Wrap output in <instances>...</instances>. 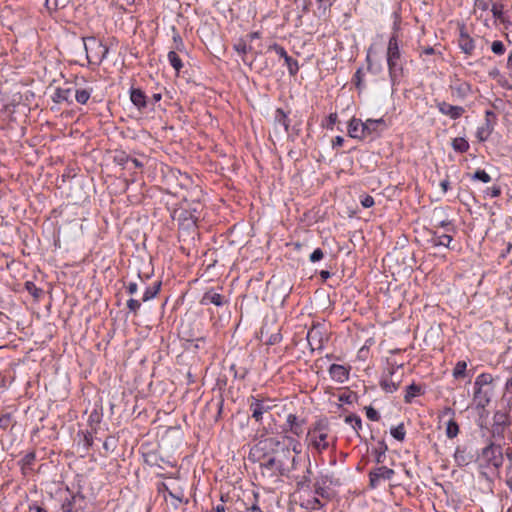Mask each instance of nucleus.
I'll list each match as a JSON object with an SVG mask.
<instances>
[{
	"mask_svg": "<svg viewBox=\"0 0 512 512\" xmlns=\"http://www.w3.org/2000/svg\"><path fill=\"white\" fill-rule=\"evenodd\" d=\"M390 434L398 441L402 442L405 439L406 436V430L403 423H400L399 425L392 427L390 429Z\"/></svg>",
	"mask_w": 512,
	"mask_h": 512,
	"instance_id": "nucleus-36",
	"label": "nucleus"
},
{
	"mask_svg": "<svg viewBox=\"0 0 512 512\" xmlns=\"http://www.w3.org/2000/svg\"><path fill=\"white\" fill-rule=\"evenodd\" d=\"M327 120H328L327 128L328 129H333V126L338 121L337 113H330Z\"/></svg>",
	"mask_w": 512,
	"mask_h": 512,
	"instance_id": "nucleus-58",
	"label": "nucleus"
},
{
	"mask_svg": "<svg viewBox=\"0 0 512 512\" xmlns=\"http://www.w3.org/2000/svg\"><path fill=\"white\" fill-rule=\"evenodd\" d=\"M444 415H450L446 423L445 435L448 439L456 438L460 433V427L455 419V411L451 408H446L443 412Z\"/></svg>",
	"mask_w": 512,
	"mask_h": 512,
	"instance_id": "nucleus-17",
	"label": "nucleus"
},
{
	"mask_svg": "<svg viewBox=\"0 0 512 512\" xmlns=\"http://www.w3.org/2000/svg\"><path fill=\"white\" fill-rule=\"evenodd\" d=\"M350 366H345L341 364H332L328 369V373L330 378L337 383H345L349 380L350 377Z\"/></svg>",
	"mask_w": 512,
	"mask_h": 512,
	"instance_id": "nucleus-15",
	"label": "nucleus"
},
{
	"mask_svg": "<svg viewBox=\"0 0 512 512\" xmlns=\"http://www.w3.org/2000/svg\"><path fill=\"white\" fill-rule=\"evenodd\" d=\"M491 51L497 56H502L506 51V47L502 41L495 40L491 44Z\"/></svg>",
	"mask_w": 512,
	"mask_h": 512,
	"instance_id": "nucleus-44",
	"label": "nucleus"
},
{
	"mask_svg": "<svg viewBox=\"0 0 512 512\" xmlns=\"http://www.w3.org/2000/svg\"><path fill=\"white\" fill-rule=\"evenodd\" d=\"M346 424H349L355 433L359 436V432L362 430V420L357 414L347 415L344 419Z\"/></svg>",
	"mask_w": 512,
	"mask_h": 512,
	"instance_id": "nucleus-33",
	"label": "nucleus"
},
{
	"mask_svg": "<svg viewBox=\"0 0 512 512\" xmlns=\"http://www.w3.org/2000/svg\"><path fill=\"white\" fill-rule=\"evenodd\" d=\"M474 459V456L466 446H457L454 452V461L459 467L469 465Z\"/></svg>",
	"mask_w": 512,
	"mask_h": 512,
	"instance_id": "nucleus-18",
	"label": "nucleus"
},
{
	"mask_svg": "<svg viewBox=\"0 0 512 512\" xmlns=\"http://www.w3.org/2000/svg\"><path fill=\"white\" fill-rule=\"evenodd\" d=\"M438 227H443V228H445L447 232H452V233H455V232H456L454 225H453V224L451 223V221H449V220L441 221V222L438 224Z\"/></svg>",
	"mask_w": 512,
	"mask_h": 512,
	"instance_id": "nucleus-57",
	"label": "nucleus"
},
{
	"mask_svg": "<svg viewBox=\"0 0 512 512\" xmlns=\"http://www.w3.org/2000/svg\"><path fill=\"white\" fill-rule=\"evenodd\" d=\"M366 416L371 421H379L380 420V414L376 409H374L372 406L365 407Z\"/></svg>",
	"mask_w": 512,
	"mask_h": 512,
	"instance_id": "nucleus-50",
	"label": "nucleus"
},
{
	"mask_svg": "<svg viewBox=\"0 0 512 512\" xmlns=\"http://www.w3.org/2000/svg\"><path fill=\"white\" fill-rule=\"evenodd\" d=\"M28 512H48L43 503L32 501L28 504Z\"/></svg>",
	"mask_w": 512,
	"mask_h": 512,
	"instance_id": "nucleus-46",
	"label": "nucleus"
},
{
	"mask_svg": "<svg viewBox=\"0 0 512 512\" xmlns=\"http://www.w3.org/2000/svg\"><path fill=\"white\" fill-rule=\"evenodd\" d=\"M510 425L509 415L505 412L497 411L493 416L491 435L493 438H502L504 431Z\"/></svg>",
	"mask_w": 512,
	"mask_h": 512,
	"instance_id": "nucleus-12",
	"label": "nucleus"
},
{
	"mask_svg": "<svg viewBox=\"0 0 512 512\" xmlns=\"http://www.w3.org/2000/svg\"><path fill=\"white\" fill-rule=\"evenodd\" d=\"M75 95V100L77 103L81 105H85L88 103L89 99L91 98V95L93 93L92 87H78L75 90H73Z\"/></svg>",
	"mask_w": 512,
	"mask_h": 512,
	"instance_id": "nucleus-22",
	"label": "nucleus"
},
{
	"mask_svg": "<svg viewBox=\"0 0 512 512\" xmlns=\"http://www.w3.org/2000/svg\"><path fill=\"white\" fill-rule=\"evenodd\" d=\"M506 68L510 71L509 75L512 78V50L509 52L506 62Z\"/></svg>",
	"mask_w": 512,
	"mask_h": 512,
	"instance_id": "nucleus-64",
	"label": "nucleus"
},
{
	"mask_svg": "<svg viewBox=\"0 0 512 512\" xmlns=\"http://www.w3.org/2000/svg\"><path fill=\"white\" fill-rule=\"evenodd\" d=\"M173 44H174V49L176 51H179V52H182L185 50V44L183 42V39L181 37V35L179 34V32L176 31L175 28H173Z\"/></svg>",
	"mask_w": 512,
	"mask_h": 512,
	"instance_id": "nucleus-41",
	"label": "nucleus"
},
{
	"mask_svg": "<svg viewBox=\"0 0 512 512\" xmlns=\"http://www.w3.org/2000/svg\"><path fill=\"white\" fill-rule=\"evenodd\" d=\"M505 370L510 376L505 381L503 392L512 393V362L505 368Z\"/></svg>",
	"mask_w": 512,
	"mask_h": 512,
	"instance_id": "nucleus-45",
	"label": "nucleus"
},
{
	"mask_svg": "<svg viewBox=\"0 0 512 512\" xmlns=\"http://www.w3.org/2000/svg\"><path fill=\"white\" fill-rule=\"evenodd\" d=\"M496 114L492 110H487L485 112V124H493L495 125Z\"/></svg>",
	"mask_w": 512,
	"mask_h": 512,
	"instance_id": "nucleus-56",
	"label": "nucleus"
},
{
	"mask_svg": "<svg viewBox=\"0 0 512 512\" xmlns=\"http://www.w3.org/2000/svg\"><path fill=\"white\" fill-rule=\"evenodd\" d=\"M493 17L499 20L502 24L510 25L511 22L504 17V4L501 2L493 3L491 6Z\"/></svg>",
	"mask_w": 512,
	"mask_h": 512,
	"instance_id": "nucleus-28",
	"label": "nucleus"
},
{
	"mask_svg": "<svg viewBox=\"0 0 512 512\" xmlns=\"http://www.w3.org/2000/svg\"><path fill=\"white\" fill-rule=\"evenodd\" d=\"M305 443L313 455H322L330 449H336L337 437L332 433L326 418H320L308 427Z\"/></svg>",
	"mask_w": 512,
	"mask_h": 512,
	"instance_id": "nucleus-2",
	"label": "nucleus"
},
{
	"mask_svg": "<svg viewBox=\"0 0 512 512\" xmlns=\"http://www.w3.org/2000/svg\"><path fill=\"white\" fill-rule=\"evenodd\" d=\"M506 476V483L509 486V488L512 489V465L507 466Z\"/></svg>",
	"mask_w": 512,
	"mask_h": 512,
	"instance_id": "nucleus-62",
	"label": "nucleus"
},
{
	"mask_svg": "<svg viewBox=\"0 0 512 512\" xmlns=\"http://www.w3.org/2000/svg\"><path fill=\"white\" fill-rule=\"evenodd\" d=\"M36 460V453L35 451H31L27 453L19 462L21 466V471L24 475L28 473V471H31L34 465V462Z\"/></svg>",
	"mask_w": 512,
	"mask_h": 512,
	"instance_id": "nucleus-25",
	"label": "nucleus"
},
{
	"mask_svg": "<svg viewBox=\"0 0 512 512\" xmlns=\"http://www.w3.org/2000/svg\"><path fill=\"white\" fill-rule=\"evenodd\" d=\"M72 93V88L58 87L55 89V92L52 95V101L57 104L66 102L67 104L71 105L73 103Z\"/></svg>",
	"mask_w": 512,
	"mask_h": 512,
	"instance_id": "nucleus-19",
	"label": "nucleus"
},
{
	"mask_svg": "<svg viewBox=\"0 0 512 512\" xmlns=\"http://www.w3.org/2000/svg\"><path fill=\"white\" fill-rule=\"evenodd\" d=\"M401 58L402 55L399 47V38L397 33H393L389 38L386 53L388 73L392 84H395L402 75L403 65Z\"/></svg>",
	"mask_w": 512,
	"mask_h": 512,
	"instance_id": "nucleus-4",
	"label": "nucleus"
},
{
	"mask_svg": "<svg viewBox=\"0 0 512 512\" xmlns=\"http://www.w3.org/2000/svg\"><path fill=\"white\" fill-rule=\"evenodd\" d=\"M126 291L130 295H134L138 291V284L136 282H129L126 286Z\"/></svg>",
	"mask_w": 512,
	"mask_h": 512,
	"instance_id": "nucleus-59",
	"label": "nucleus"
},
{
	"mask_svg": "<svg viewBox=\"0 0 512 512\" xmlns=\"http://www.w3.org/2000/svg\"><path fill=\"white\" fill-rule=\"evenodd\" d=\"M384 121L382 118L380 119H367L363 124L364 137H367L374 133L377 130L379 124H382Z\"/></svg>",
	"mask_w": 512,
	"mask_h": 512,
	"instance_id": "nucleus-32",
	"label": "nucleus"
},
{
	"mask_svg": "<svg viewBox=\"0 0 512 512\" xmlns=\"http://www.w3.org/2000/svg\"><path fill=\"white\" fill-rule=\"evenodd\" d=\"M274 121L276 124L283 126L286 132L289 131L290 119L283 109L277 108L274 113Z\"/></svg>",
	"mask_w": 512,
	"mask_h": 512,
	"instance_id": "nucleus-27",
	"label": "nucleus"
},
{
	"mask_svg": "<svg viewBox=\"0 0 512 512\" xmlns=\"http://www.w3.org/2000/svg\"><path fill=\"white\" fill-rule=\"evenodd\" d=\"M12 424V416L9 413L0 415V428L3 430L8 429Z\"/></svg>",
	"mask_w": 512,
	"mask_h": 512,
	"instance_id": "nucleus-48",
	"label": "nucleus"
},
{
	"mask_svg": "<svg viewBox=\"0 0 512 512\" xmlns=\"http://www.w3.org/2000/svg\"><path fill=\"white\" fill-rule=\"evenodd\" d=\"M77 502V496L73 495L70 498H66L61 506L62 512H76L75 506Z\"/></svg>",
	"mask_w": 512,
	"mask_h": 512,
	"instance_id": "nucleus-39",
	"label": "nucleus"
},
{
	"mask_svg": "<svg viewBox=\"0 0 512 512\" xmlns=\"http://www.w3.org/2000/svg\"><path fill=\"white\" fill-rule=\"evenodd\" d=\"M435 107L442 115L449 117L451 120L461 118L466 111L463 106L452 105L446 101H435Z\"/></svg>",
	"mask_w": 512,
	"mask_h": 512,
	"instance_id": "nucleus-13",
	"label": "nucleus"
},
{
	"mask_svg": "<svg viewBox=\"0 0 512 512\" xmlns=\"http://www.w3.org/2000/svg\"><path fill=\"white\" fill-rule=\"evenodd\" d=\"M266 449L272 450V455L263 454L260 467L262 473L269 476L289 477L296 469L297 456L302 452V444L299 439L290 435H282V441L276 438H267L259 441L252 449L251 454L256 456Z\"/></svg>",
	"mask_w": 512,
	"mask_h": 512,
	"instance_id": "nucleus-1",
	"label": "nucleus"
},
{
	"mask_svg": "<svg viewBox=\"0 0 512 512\" xmlns=\"http://www.w3.org/2000/svg\"><path fill=\"white\" fill-rule=\"evenodd\" d=\"M458 29L457 44L459 49L466 56H472L476 48L475 40L470 36L464 23L459 24Z\"/></svg>",
	"mask_w": 512,
	"mask_h": 512,
	"instance_id": "nucleus-11",
	"label": "nucleus"
},
{
	"mask_svg": "<svg viewBox=\"0 0 512 512\" xmlns=\"http://www.w3.org/2000/svg\"><path fill=\"white\" fill-rule=\"evenodd\" d=\"M284 62H285V65L287 66L289 75L292 77H295L300 68L298 61L296 59L292 58L291 56H289L288 58H286V60Z\"/></svg>",
	"mask_w": 512,
	"mask_h": 512,
	"instance_id": "nucleus-38",
	"label": "nucleus"
},
{
	"mask_svg": "<svg viewBox=\"0 0 512 512\" xmlns=\"http://www.w3.org/2000/svg\"><path fill=\"white\" fill-rule=\"evenodd\" d=\"M493 130H494L493 124H489V123L485 124L484 123L483 125H481L477 128L476 137L480 142H485L488 140V138L492 134Z\"/></svg>",
	"mask_w": 512,
	"mask_h": 512,
	"instance_id": "nucleus-30",
	"label": "nucleus"
},
{
	"mask_svg": "<svg viewBox=\"0 0 512 512\" xmlns=\"http://www.w3.org/2000/svg\"><path fill=\"white\" fill-rule=\"evenodd\" d=\"M316 338H319L318 342H319V347H320L321 346L320 331L318 330L317 327H313L307 333V340L310 344H312V341L315 340Z\"/></svg>",
	"mask_w": 512,
	"mask_h": 512,
	"instance_id": "nucleus-49",
	"label": "nucleus"
},
{
	"mask_svg": "<svg viewBox=\"0 0 512 512\" xmlns=\"http://www.w3.org/2000/svg\"><path fill=\"white\" fill-rule=\"evenodd\" d=\"M500 75H502L501 71L498 69V68H492L488 71V76L493 79V80H496L497 78H500Z\"/></svg>",
	"mask_w": 512,
	"mask_h": 512,
	"instance_id": "nucleus-60",
	"label": "nucleus"
},
{
	"mask_svg": "<svg viewBox=\"0 0 512 512\" xmlns=\"http://www.w3.org/2000/svg\"><path fill=\"white\" fill-rule=\"evenodd\" d=\"M399 368H402V364L388 362V366L382 373L379 381V385L384 392L394 393L399 389L402 381L401 378L397 380L393 378Z\"/></svg>",
	"mask_w": 512,
	"mask_h": 512,
	"instance_id": "nucleus-8",
	"label": "nucleus"
},
{
	"mask_svg": "<svg viewBox=\"0 0 512 512\" xmlns=\"http://www.w3.org/2000/svg\"><path fill=\"white\" fill-rule=\"evenodd\" d=\"M453 241V236L451 234H439L437 231L433 232V236L431 238V242L433 246H444L450 248V244Z\"/></svg>",
	"mask_w": 512,
	"mask_h": 512,
	"instance_id": "nucleus-24",
	"label": "nucleus"
},
{
	"mask_svg": "<svg viewBox=\"0 0 512 512\" xmlns=\"http://www.w3.org/2000/svg\"><path fill=\"white\" fill-rule=\"evenodd\" d=\"M363 79H364V72L361 68H359L353 75L352 81L355 84L356 88L360 91L364 88Z\"/></svg>",
	"mask_w": 512,
	"mask_h": 512,
	"instance_id": "nucleus-43",
	"label": "nucleus"
},
{
	"mask_svg": "<svg viewBox=\"0 0 512 512\" xmlns=\"http://www.w3.org/2000/svg\"><path fill=\"white\" fill-rule=\"evenodd\" d=\"M228 302H229L228 299L224 295L217 293L213 289L206 291L200 300V303L202 305L213 304L217 307L224 306V305L228 304Z\"/></svg>",
	"mask_w": 512,
	"mask_h": 512,
	"instance_id": "nucleus-16",
	"label": "nucleus"
},
{
	"mask_svg": "<svg viewBox=\"0 0 512 512\" xmlns=\"http://www.w3.org/2000/svg\"><path fill=\"white\" fill-rule=\"evenodd\" d=\"M130 100L139 110L147 107V96L140 88L130 89Z\"/></svg>",
	"mask_w": 512,
	"mask_h": 512,
	"instance_id": "nucleus-21",
	"label": "nucleus"
},
{
	"mask_svg": "<svg viewBox=\"0 0 512 512\" xmlns=\"http://www.w3.org/2000/svg\"><path fill=\"white\" fill-rule=\"evenodd\" d=\"M452 376L456 380L466 378L467 377V362L464 360L458 361L453 368Z\"/></svg>",
	"mask_w": 512,
	"mask_h": 512,
	"instance_id": "nucleus-31",
	"label": "nucleus"
},
{
	"mask_svg": "<svg viewBox=\"0 0 512 512\" xmlns=\"http://www.w3.org/2000/svg\"><path fill=\"white\" fill-rule=\"evenodd\" d=\"M343 144L344 138L342 136H336L332 141V147L334 149L343 146Z\"/></svg>",
	"mask_w": 512,
	"mask_h": 512,
	"instance_id": "nucleus-63",
	"label": "nucleus"
},
{
	"mask_svg": "<svg viewBox=\"0 0 512 512\" xmlns=\"http://www.w3.org/2000/svg\"><path fill=\"white\" fill-rule=\"evenodd\" d=\"M70 0H46L45 5L48 10H59L65 8Z\"/></svg>",
	"mask_w": 512,
	"mask_h": 512,
	"instance_id": "nucleus-37",
	"label": "nucleus"
},
{
	"mask_svg": "<svg viewBox=\"0 0 512 512\" xmlns=\"http://www.w3.org/2000/svg\"><path fill=\"white\" fill-rule=\"evenodd\" d=\"M473 401L477 408L484 409L489 405L495 391L492 374L484 372L479 374L474 381Z\"/></svg>",
	"mask_w": 512,
	"mask_h": 512,
	"instance_id": "nucleus-3",
	"label": "nucleus"
},
{
	"mask_svg": "<svg viewBox=\"0 0 512 512\" xmlns=\"http://www.w3.org/2000/svg\"><path fill=\"white\" fill-rule=\"evenodd\" d=\"M424 394V390L421 385L412 383L411 385L406 387L404 402L406 404H411L413 399L417 396Z\"/></svg>",
	"mask_w": 512,
	"mask_h": 512,
	"instance_id": "nucleus-23",
	"label": "nucleus"
},
{
	"mask_svg": "<svg viewBox=\"0 0 512 512\" xmlns=\"http://www.w3.org/2000/svg\"><path fill=\"white\" fill-rule=\"evenodd\" d=\"M324 258V252L320 248H316L309 257V260L311 262H318Z\"/></svg>",
	"mask_w": 512,
	"mask_h": 512,
	"instance_id": "nucleus-53",
	"label": "nucleus"
},
{
	"mask_svg": "<svg viewBox=\"0 0 512 512\" xmlns=\"http://www.w3.org/2000/svg\"><path fill=\"white\" fill-rule=\"evenodd\" d=\"M440 187L444 194L448 192L450 189V181L448 176L440 182Z\"/></svg>",
	"mask_w": 512,
	"mask_h": 512,
	"instance_id": "nucleus-61",
	"label": "nucleus"
},
{
	"mask_svg": "<svg viewBox=\"0 0 512 512\" xmlns=\"http://www.w3.org/2000/svg\"><path fill=\"white\" fill-rule=\"evenodd\" d=\"M83 42L89 63L100 65L107 57L108 47L94 36L83 38Z\"/></svg>",
	"mask_w": 512,
	"mask_h": 512,
	"instance_id": "nucleus-6",
	"label": "nucleus"
},
{
	"mask_svg": "<svg viewBox=\"0 0 512 512\" xmlns=\"http://www.w3.org/2000/svg\"><path fill=\"white\" fill-rule=\"evenodd\" d=\"M360 203L364 208H370L375 204V201L371 195L363 194L360 196Z\"/></svg>",
	"mask_w": 512,
	"mask_h": 512,
	"instance_id": "nucleus-51",
	"label": "nucleus"
},
{
	"mask_svg": "<svg viewBox=\"0 0 512 512\" xmlns=\"http://www.w3.org/2000/svg\"><path fill=\"white\" fill-rule=\"evenodd\" d=\"M275 52L276 54L282 58L284 61L286 60V58L289 57L287 51L285 50L284 47L278 45V44H274L272 47H271Z\"/></svg>",
	"mask_w": 512,
	"mask_h": 512,
	"instance_id": "nucleus-54",
	"label": "nucleus"
},
{
	"mask_svg": "<svg viewBox=\"0 0 512 512\" xmlns=\"http://www.w3.org/2000/svg\"><path fill=\"white\" fill-rule=\"evenodd\" d=\"M503 460L502 447L493 442L485 446L478 456L480 468H493L497 472L502 467Z\"/></svg>",
	"mask_w": 512,
	"mask_h": 512,
	"instance_id": "nucleus-5",
	"label": "nucleus"
},
{
	"mask_svg": "<svg viewBox=\"0 0 512 512\" xmlns=\"http://www.w3.org/2000/svg\"><path fill=\"white\" fill-rule=\"evenodd\" d=\"M311 474H312L311 468L308 467L306 469V472H305L304 475L295 477V482H296L297 490H305V489H308L310 487V484H311Z\"/></svg>",
	"mask_w": 512,
	"mask_h": 512,
	"instance_id": "nucleus-29",
	"label": "nucleus"
},
{
	"mask_svg": "<svg viewBox=\"0 0 512 512\" xmlns=\"http://www.w3.org/2000/svg\"><path fill=\"white\" fill-rule=\"evenodd\" d=\"M248 403L252 418L259 424L262 423L264 413L271 411L276 406L270 398L262 394L251 395L248 398Z\"/></svg>",
	"mask_w": 512,
	"mask_h": 512,
	"instance_id": "nucleus-7",
	"label": "nucleus"
},
{
	"mask_svg": "<svg viewBox=\"0 0 512 512\" xmlns=\"http://www.w3.org/2000/svg\"><path fill=\"white\" fill-rule=\"evenodd\" d=\"M161 285H162L161 281H156L152 285L148 286L145 289V292L141 298V301L148 302V301L154 299L159 294V292L161 290Z\"/></svg>",
	"mask_w": 512,
	"mask_h": 512,
	"instance_id": "nucleus-26",
	"label": "nucleus"
},
{
	"mask_svg": "<svg viewBox=\"0 0 512 512\" xmlns=\"http://www.w3.org/2000/svg\"><path fill=\"white\" fill-rule=\"evenodd\" d=\"M470 178L471 180H478L483 183H489L491 181V176L485 170L482 169L476 170L475 173L471 175Z\"/></svg>",
	"mask_w": 512,
	"mask_h": 512,
	"instance_id": "nucleus-42",
	"label": "nucleus"
},
{
	"mask_svg": "<svg viewBox=\"0 0 512 512\" xmlns=\"http://www.w3.org/2000/svg\"><path fill=\"white\" fill-rule=\"evenodd\" d=\"M25 289L29 292L30 295H32L35 299H38L42 293L43 290L35 285L32 281H27L25 283Z\"/></svg>",
	"mask_w": 512,
	"mask_h": 512,
	"instance_id": "nucleus-40",
	"label": "nucleus"
},
{
	"mask_svg": "<svg viewBox=\"0 0 512 512\" xmlns=\"http://www.w3.org/2000/svg\"><path fill=\"white\" fill-rule=\"evenodd\" d=\"M170 65L176 72H180L183 68V62L176 51H170L167 55Z\"/></svg>",
	"mask_w": 512,
	"mask_h": 512,
	"instance_id": "nucleus-35",
	"label": "nucleus"
},
{
	"mask_svg": "<svg viewBox=\"0 0 512 512\" xmlns=\"http://www.w3.org/2000/svg\"><path fill=\"white\" fill-rule=\"evenodd\" d=\"M491 0H475L474 8L481 11H487L490 7Z\"/></svg>",
	"mask_w": 512,
	"mask_h": 512,
	"instance_id": "nucleus-52",
	"label": "nucleus"
},
{
	"mask_svg": "<svg viewBox=\"0 0 512 512\" xmlns=\"http://www.w3.org/2000/svg\"><path fill=\"white\" fill-rule=\"evenodd\" d=\"M322 507H323V504L316 497H314L313 499L307 501V508H310L312 510H319Z\"/></svg>",
	"mask_w": 512,
	"mask_h": 512,
	"instance_id": "nucleus-55",
	"label": "nucleus"
},
{
	"mask_svg": "<svg viewBox=\"0 0 512 512\" xmlns=\"http://www.w3.org/2000/svg\"><path fill=\"white\" fill-rule=\"evenodd\" d=\"M450 94L453 100L465 102L474 95L473 85L465 80L456 79L449 85Z\"/></svg>",
	"mask_w": 512,
	"mask_h": 512,
	"instance_id": "nucleus-10",
	"label": "nucleus"
},
{
	"mask_svg": "<svg viewBox=\"0 0 512 512\" xmlns=\"http://www.w3.org/2000/svg\"><path fill=\"white\" fill-rule=\"evenodd\" d=\"M451 146L458 153H466L470 148L469 142L463 137L454 138Z\"/></svg>",
	"mask_w": 512,
	"mask_h": 512,
	"instance_id": "nucleus-34",
	"label": "nucleus"
},
{
	"mask_svg": "<svg viewBox=\"0 0 512 512\" xmlns=\"http://www.w3.org/2000/svg\"><path fill=\"white\" fill-rule=\"evenodd\" d=\"M394 475V470L386 466L376 467L369 472V486L372 489L378 487L381 480H390Z\"/></svg>",
	"mask_w": 512,
	"mask_h": 512,
	"instance_id": "nucleus-14",
	"label": "nucleus"
},
{
	"mask_svg": "<svg viewBox=\"0 0 512 512\" xmlns=\"http://www.w3.org/2000/svg\"><path fill=\"white\" fill-rule=\"evenodd\" d=\"M141 302L142 301L140 300L131 298L127 301V308L129 309L130 312L136 315L141 307Z\"/></svg>",
	"mask_w": 512,
	"mask_h": 512,
	"instance_id": "nucleus-47",
	"label": "nucleus"
},
{
	"mask_svg": "<svg viewBox=\"0 0 512 512\" xmlns=\"http://www.w3.org/2000/svg\"><path fill=\"white\" fill-rule=\"evenodd\" d=\"M306 419L290 413L286 416L282 426L283 435H290L296 439L300 438L305 431Z\"/></svg>",
	"mask_w": 512,
	"mask_h": 512,
	"instance_id": "nucleus-9",
	"label": "nucleus"
},
{
	"mask_svg": "<svg viewBox=\"0 0 512 512\" xmlns=\"http://www.w3.org/2000/svg\"><path fill=\"white\" fill-rule=\"evenodd\" d=\"M348 135L354 139H364V130L361 119L353 117L348 123Z\"/></svg>",
	"mask_w": 512,
	"mask_h": 512,
	"instance_id": "nucleus-20",
	"label": "nucleus"
}]
</instances>
